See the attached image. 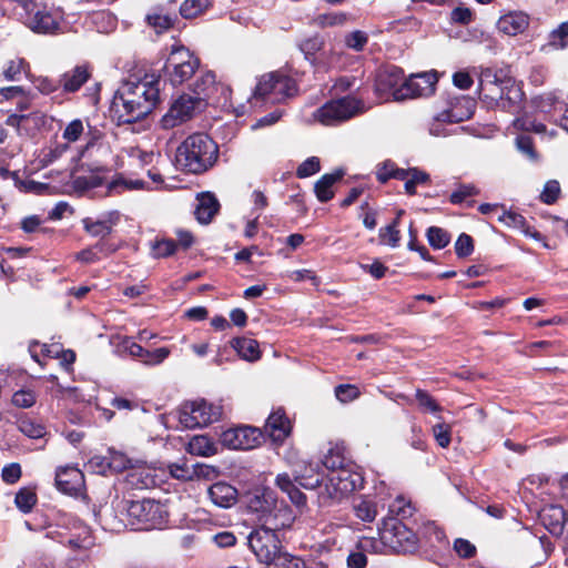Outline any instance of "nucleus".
<instances>
[{"mask_svg": "<svg viewBox=\"0 0 568 568\" xmlns=\"http://www.w3.org/2000/svg\"><path fill=\"white\" fill-rule=\"evenodd\" d=\"M160 75H132L116 91L114 105L123 123H133L148 115L160 99Z\"/></svg>", "mask_w": 568, "mask_h": 568, "instance_id": "nucleus-1", "label": "nucleus"}, {"mask_svg": "<svg viewBox=\"0 0 568 568\" xmlns=\"http://www.w3.org/2000/svg\"><path fill=\"white\" fill-rule=\"evenodd\" d=\"M217 159V145L206 134L196 133L186 138L178 148L175 163L191 173L206 171Z\"/></svg>", "mask_w": 568, "mask_h": 568, "instance_id": "nucleus-2", "label": "nucleus"}, {"mask_svg": "<svg viewBox=\"0 0 568 568\" xmlns=\"http://www.w3.org/2000/svg\"><path fill=\"white\" fill-rule=\"evenodd\" d=\"M278 518L271 517L266 524L254 529L247 537L250 549L256 558L265 565L281 550V542L276 535L277 530L291 527L294 521L292 510H283Z\"/></svg>", "mask_w": 568, "mask_h": 568, "instance_id": "nucleus-3", "label": "nucleus"}, {"mask_svg": "<svg viewBox=\"0 0 568 568\" xmlns=\"http://www.w3.org/2000/svg\"><path fill=\"white\" fill-rule=\"evenodd\" d=\"M363 483V475L357 470L355 464H348L346 468L328 473L323 489L318 490L317 504L321 507H327L338 503L344 497L362 488Z\"/></svg>", "mask_w": 568, "mask_h": 568, "instance_id": "nucleus-4", "label": "nucleus"}, {"mask_svg": "<svg viewBox=\"0 0 568 568\" xmlns=\"http://www.w3.org/2000/svg\"><path fill=\"white\" fill-rule=\"evenodd\" d=\"M513 87L511 79L505 77L501 71L493 68L480 69L479 94L489 108L507 110L513 99L509 94L518 93Z\"/></svg>", "mask_w": 568, "mask_h": 568, "instance_id": "nucleus-5", "label": "nucleus"}, {"mask_svg": "<svg viewBox=\"0 0 568 568\" xmlns=\"http://www.w3.org/2000/svg\"><path fill=\"white\" fill-rule=\"evenodd\" d=\"M21 8L22 22L34 33L53 34L60 30L63 14L59 10H50L33 0H18Z\"/></svg>", "mask_w": 568, "mask_h": 568, "instance_id": "nucleus-6", "label": "nucleus"}, {"mask_svg": "<svg viewBox=\"0 0 568 568\" xmlns=\"http://www.w3.org/2000/svg\"><path fill=\"white\" fill-rule=\"evenodd\" d=\"M364 102L355 97H344L327 101L313 112L314 121L326 125H337L365 112Z\"/></svg>", "mask_w": 568, "mask_h": 568, "instance_id": "nucleus-7", "label": "nucleus"}, {"mask_svg": "<svg viewBox=\"0 0 568 568\" xmlns=\"http://www.w3.org/2000/svg\"><path fill=\"white\" fill-rule=\"evenodd\" d=\"M129 525L136 529H153L165 523L166 510L153 499L132 500L125 508Z\"/></svg>", "mask_w": 568, "mask_h": 568, "instance_id": "nucleus-8", "label": "nucleus"}, {"mask_svg": "<svg viewBox=\"0 0 568 568\" xmlns=\"http://www.w3.org/2000/svg\"><path fill=\"white\" fill-rule=\"evenodd\" d=\"M297 93L295 81L282 72H270L258 79L254 97L271 103H281Z\"/></svg>", "mask_w": 568, "mask_h": 568, "instance_id": "nucleus-9", "label": "nucleus"}, {"mask_svg": "<svg viewBox=\"0 0 568 568\" xmlns=\"http://www.w3.org/2000/svg\"><path fill=\"white\" fill-rule=\"evenodd\" d=\"M200 60L189 49L173 45L166 59L164 71L172 85H180L192 78Z\"/></svg>", "mask_w": 568, "mask_h": 568, "instance_id": "nucleus-10", "label": "nucleus"}, {"mask_svg": "<svg viewBox=\"0 0 568 568\" xmlns=\"http://www.w3.org/2000/svg\"><path fill=\"white\" fill-rule=\"evenodd\" d=\"M222 408L204 399L185 403L179 410V422L184 428L204 427L220 419Z\"/></svg>", "mask_w": 568, "mask_h": 568, "instance_id": "nucleus-11", "label": "nucleus"}, {"mask_svg": "<svg viewBox=\"0 0 568 568\" xmlns=\"http://www.w3.org/2000/svg\"><path fill=\"white\" fill-rule=\"evenodd\" d=\"M203 108L202 98L183 94L172 102L169 110L159 121L163 130H171L190 121Z\"/></svg>", "mask_w": 568, "mask_h": 568, "instance_id": "nucleus-12", "label": "nucleus"}, {"mask_svg": "<svg viewBox=\"0 0 568 568\" xmlns=\"http://www.w3.org/2000/svg\"><path fill=\"white\" fill-rule=\"evenodd\" d=\"M382 542L395 552H413L417 547L415 532L398 520L386 524L381 532Z\"/></svg>", "mask_w": 568, "mask_h": 568, "instance_id": "nucleus-13", "label": "nucleus"}, {"mask_svg": "<svg viewBox=\"0 0 568 568\" xmlns=\"http://www.w3.org/2000/svg\"><path fill=\"white\" fill-rule=\"evenodd\" d=\"M247 509L258 515V519L266 524L271 517L278 518L284 511L291 510L286 505H278L274 493L270 489H256L247 496Z\"/></svg>", "mask_w": 568, "mask_h": 568, "instance_id": "nucleus-14", "label": "nucleus"}, {"mask_svg": "<svg viewBox=\"0 0 568 568\" xmlns=\"http://www.w3.org/2000/svg\"><path fill=\"white\" fill-rule=\"evenodd\" d=\"M437 81L436 72L412 74L400 84V89L395 93V100L402 101L430 95L435 91Z\"/></svg>", "mask_w": 568, "mask_h": 568, "instance_id": "nucleus-15", "label": "nucleus"}, {"mask_svg": "<svg viewBox=\"0 0 568 568\" xmlns=\"http://www.w3.org/2000/svg\"><path fill=\"white\" fill-rule=\"evenodd\" d=\"M260 440V430L250 426L231 428L221 435L222 445L231 449L248 450L256 447Z\"/></svg>", "mask_w": 568, "mask_h": 568, "instance_id": "nucleus-16", "label": "nucleus"}, {"mask_svg": "<svg viewBox=\"0 0 568 568\" xmlns=\"http://www.w3.org/2000/svg\"><path fill=\"white\" fill-rule=\"evenodd\" d=\"M530 26V17L521 10H510L503 13L497 22L496 29L499 33L508 37L524 34Z\"/></svg>", "mask_w": 568, "mask_h": 568, "instance_id": "nucleus-17", "label": "nucleus"}, {"mask_svg": "<svg viewBox=\"0 0 568 568\" xmlns=\"http://www.w3.org/2000/svg\"><path fill=\"white\" fill-rule=\"evenodd\" d=\"M404 81V73L400 68L395 65L386 67L376 77L375 90L378 94H389L395 100V93L400 89V84Z\"/></svg>", "mask_w": 568, "mask_h": 568, "instance_id": "nucleus-18", "label": "nucleus"}, {"mask_svg": "<svg viewBox=\"0 0 568 568\" xmlns=\"http://www.w3.org/2000/svg\"><path fill=\"white\" fill-rule=\"evenodd\" d=\"M119 222V213L116 211L104 212L99 217L91 216L82 220L83 229L93 237L104 239L111 234L113 226Z\"/></svg>", "mask_w": 568, "mask_h": 568, "instance_id": "nucleus-19", "label": "nucleus"}, {"mask_svg": "<svg viewBox=\"0 0 568 568\" xmlns=\"http://www.w3.org/2000/svg\"><path fill=\"white\" fill-rule=\"evenodd\" d=\"M128 486L134 489H150L158 485V474L152 467L140 464L132 465L125 476Z\"/></svg>", "mask_w": 568, "mask_h": 568, "instance_id": "nucleus-20", "label": "nucleus"}, {"mask_svg": "<svg viewBox=\"0 0 568 568\" xmlns=\"http://www.w3.org/2000/svg\"><path fill=\"white\" fill-rule=\"evenodd\" d=\"M321 466L318 463L303 462L293 469V477L296 483L305 489H323Z\"/></svg>", "mask_w": 568, "mask_h": 568, "instance_id": "nucleus-21", "label": "nucleus"}, {"mask_svg": "<svg viewBox=\"0 0 568 568\" xmlns=\"http://www.w3.org/2000/svg\"><path fill=\"white\" fill-rule=\"evenodd\" d=\"M55 485L64 494L77 495L82 488L83 475L75 467H60L55 474Z\"/></svg>", "mask_w": 568, "mask_h": 568, "instance_id": "nucleus-22", "label": "nucleus"}, {"mask_svg": "<svg viewBox=\"0 0 568 568\" xmlns=\"http://www.w3.org/2000/svg\"><path fill=\"white\" fill-rule=\"evenodd\" d=\"M540 519L551 535L560 536L568 519V514L561 506L549 505L541 510Z\"/></svg>", "mask_w": 568, "mask_h": 568, "instance_id": "nucleus-23", "label": "nucleus"}, {"mask_svg": "<svg viewBox=\"0 0 568 568\" xmlns=\"http://www.w3.org/2000/svg\"><path fill=\"white\" fill-rule=\"evenodd\" d=\"M475 111V101L468 97H460L452 103L450 108L438 115V120L448 122H463L471 118Z\"/></svg>", "mask_w": 568, "mask_h": 568, "instance_id": "nucleus-24", "label": "nucleus"}, {"mask_svg": "<svg viewBox=\"0 0 568 568\" xmlns=\"http://www.w3.org/2000/svg\"><path fill=\"white\" fill-rule=\"evenodd\" d=\"M265 432L274 442H283L290 434L291 423L281 409L273 412L266 423Z\"/></svg>", "mask_w": 568, "mask_h": 568, "instance_id": "nucleus-25", "label": "nucleus"}, {"mask_svg": "<svg viewBox=\"0 0 568 568\" xmlns=\"http://www.w3.org/2000/svg\"><path fill=\"white\" fill-rule=\"evenodd\" d=\"M207 493L212 503L221 508L232 507L239 495L235 487L224 481L213 484Z\"/></svg>", "mask_w": 568, "mask_h": 568, "instance_id": "nucleus-26", "label": "nucleus"}, {"mask_svg": "<svg viewBox=\"0 0 568 568\" xmlns=\"http://www.w3.org/2000/svg\"><path fill=\"white\" fill-rule=\"evenodd\" d=\"M219 210L220 203L212 193H202L197 195V205L194 214L201 224H209Z\"/></svg>", "mask_w": 568, "mask_h": 568, "instance_id": "nucleus-27", "label": "nucleus"}, {"mask_svg": "<svg viewBox=\"0 0 568 568\" xmlns=\"http://www.w3.org/2000/svg\"><path fill=\"white\" fill-rule=\"evenodd\" d=\"M568 47V20L561 22L557 28L552 29L546 43L541 44L539 51L550 53L554 51L565 50Z\"/></svg>", "mask_w": 568, "mask_h": 568, "instance_id": "nucleus-28", "label": "nucleus"}, {"mask_svg": "<svg viewBox=\"0 0 568 568\" xmlns=\"http://www.w3.org/2000/svg\"><path fill=\"white\" fill-rule=\"evenodd\" d=\"M90 75L87 65H77L71 71L62 74L60 84L64 92H77L89 80Z\"/></svg>", "mask_w": 568, "mask_h": 568, "instance_id": "nucleus-29", "label": "nucleus"}, {"mask_svg": "<svg viewBox=\"0 0 568 568\" xmlns=\"http://www.w3.org/2000/svg\"><path fill=\"white\" fill-rule=\"evenodd\" d=\"M344 175L342 170L324 174L314 185L316 197L320 202H327L334 196L333 185Z\"/></svg>", "mask_w": 568, "mask_h": 568, "instance_id": "nucleus-30", "label": "nucleus"}, {"mask_svg": "<svg viewBox=\"0 0 568 568\" xmlns=\"http://www.w3.org/2000/svg\"><path fill=\"white\" fill-rule=\"evenodd\" d=\"M115 247L106 242H98L93 246L87 247L79 253H77V260L85 263L91 264L100 261L104 256H109L113 252H115Z\"/></svg>", "mask_w": 568, "mask_h": 568, "instance_id": "nucleus-31", "label": "nucleus"}, {"mask_svg": "<svg viewBox=\"0 0 568 568\" xmlns=\"http://www.w3.org/2000/svg\"><path fill=\"white\" fill-rule=\"evenodd\" d=\"M193 92L195 98L203 99V108L206 104V100L210 99L216 91L217 84L215 81V74L211 71L202 73L193 84Z\"/></svg>", "mask_w": 568, "mask_h": 568, "instance_id": "nucleus-32", "label": "nucleus"}, {"mask_svg": "<svg viewBox=\"0 0 568 568\" xmlns=\"http://www.w3.org/2000/svg\"><path fill=\"white\" fill-rule=\"evenodd\" d=\"M104 183V179L97 172L74 176L71 182V187L78 195H83L91 190L100 187Z\"/></svg>", "mask_w": 568, "mask_h": 568, "instance_id": "nucleus-33", "label": "nucleus"}, {"mask_svg": "<svg viewBox=\"0 0 568 568\" xmlns=\"http://www.w3.org/2000/svg\"><path fill=\"white\" fill-rule=\"evenodd\" d=\"M232 346L239 356L247 362H255L261 356L258 343L255 339L237 337L232 341Z\"/></svg>", "mask_w": 568, "mask_h": 568, "instance_id": "nucleus-34", "label": "nucleus"}, {"mask_svg": "<svg viewBox=\"0 0 568 568\" xmlns=\"http://www.w3.org/2000/svg\"><path fill=\"white\" fill-rule=\"evenodd\" d=\"M187 452L196 456H212L216 453L214 443L204 435L193 436L187 444Z\"/></svg>", "mask_w": 568, "mask_h": 568, "instance_id": "nucleus-35", "label": "nucleus"}, {"mask_svg": "<svg viewBox=\"0 0 568 568\" xmlns=\"http://www.w3.org/2000/svg\"><path fill=\"white\" fill-rule=\"evenodd\" d=\"M266 565L267 568H305V562L302 558L288 552H281V550Z\"/></svg>", "mask_w": 568, "mask_h": 568, "instance_id": "nucleus-36", "label": "nucleus"}, {"mask_svg": "<svg viewBox=\"0 0 568 568\" xmlns=\"http://www.w3.org/2000/svg\"><path fill=\"white\" fill-rule=\"evenodd\" d=\"M354 511L361 520L372 523L377 516V506L368 498H361L354 504Z\"/></svg>", "mask_w": 568, "mask_h": 568, "instance_id": "nucleus-37", "label": "nucleus"}, {"mask_svg": "<svg viewBox=\"0 0 568 568\" xmlns=\"http://www.w3.org/2000/svg\"><path fill=\"white\" fill-rule=\"evenodd\" d=\"M324 41L321 37L314 36L300 42L298 48L311 63H315L316 53L323 49Z\"/></svg>", "mask_w": 568, "mask_h": 568, "instance_id": "nucleus-38", "label": "nucleus"}, {"mask_svg": "<svg viewBox=\"0 0 568 568\" xmlns=\"http://www.w3.org/2000/svg\"><path fill=\"white\" fill-rule=\"evenodd\" d=\"M211 6V0H185L180 7V13L185 19H192L204 12Z\"/></svg>", "mask_w": 568, "mask_h": 568, "instance_id": "nucleus-39", "label": "nucleus"}, {"mask_svg": "<svg viewBox=\"0 0 568 568\" xmlns=\"http://www.w3.org/2000/svg\"><path fill=\"white\" fill-rule=\"evenodd\" d=\"M108 466L110 470L120 473L132 467V460L122 452L110 448L108 450Z\"/></svg>", "mask_w": 568, "mask_h": 568, "instance_id": "nucleus-40", "label": "nucleus"}, {"mask_svg": "<svg viewBox=\"0 0 568 568\" xmlns=\"http://www.w3.org/2000/svg\"><path fill=\"white\" fill-rule=\"evenodd\" d=\"M148 183L144 182L143 180H132V179H123V178H119V179H115L114 181L108 183L106 185V192L105 194H113L114 192H118L120 189H123V190H139V189H144V187H150L149 185H146Z\"/></svg>", "mask_w": 568, "mask_h": 568, "instance_id": "nucleus-41", "label": "nucleus"}, {"mask_svg": "<svg viewBox=\"0 0 568 568\" xmlns=\"http://www.w3.org/2000/svg\"><path fill=\"white\" fill-rule=\"evenodd\" d=\"M373 540L369 538H364L359 541L358 547L361 550L352 551L347 557V567L348 568H365L367 566V557L364 554L371 545Z\"/></svg>", "mask_w": 568, "mask_h": 568, "instance_id": "nucleus-42", "label": "nucleus"}, {"mask_svg": "<svg viewBox=\"0 0 568 568\" xmlns=\"http://www.w3.org/2000/svg\"><path fill=\"white\" fill-rule=\"evenodd\" d=\"M348 462L338 450L331 449L323 459V466L329 471L335 473L338 469L348 467Z\"/></svg>", "mask_w": 568, "mask_h": 568, "instance_id": "nucleus-43", "label": "nucleus"}, {"mask_svg": "<svg viewBox=\"0 0 568 568\" xmlns=\"http://www.w3.org/2000/svg\"><path fill=\"white\" fill-rule=\"evenodd\" d=\"M427 240L435 250L444 248L450 241L449 234L442 227L430 226L427 230Z\"/></svg>", "mask_w": 568, "mask_h": 568, "instance_id": "nucleus-44", "label": "nucleus"}, {"mask_svg": "<svg viewBox=\"0 0 568 568\" xmlns=\"http://www.w3.org/2000/svg\"><path fill=\"white\" fill-rule=\"evenodd\" d=\"M148 23L155 29L156 32H163L173 26L174 19L170 14L154 11L146 16Z\"/></svg>", "mask_w": 568, "mask_h": 568, "instance_id": "nucleus-45", "label": "nucleus"}, {"mask_svg": "<svg viewBox=\"0 0 568 568\" xmlns=\"http://www.w3.org/2000/svg\"><path fill=\"white\" fill-rule=\"evenodd\" d=\"M479 194V189L474 184H459L457 189L450 194L449 202L452 204H460L468 197Z\"/></svg>", "mask_w": 568, "mask_h": 568, "instance_id": "nucleus-46", "label": "nucleus"}, {"mask_svg": "<svg viewBox=\"0 0 568 568\" xmlns=\"http://www.w3.org/2000/svg\"><path fill=\"white\" fill-rule=\"evenodd\" d=\"M14 501L22 513H29L37 503V495L29 488H22L17 493Z\"/></svg>", "mask_w": 568, "mask_h": 568, "instance_id": "nucleus-47", "label": "nucleus"}, {"mask_svg": "<svg viewBox=\"0 0 568 568\" xmlns=\"http://www.w3.org/2000/svg\"><path fill=\"white\" fill-rule=\"evenodd\" d=\"M432 430L436 443L440 447L446 448L449 446L452 438V427L449 424L438 422L433 426Z\"/></svg>", "mask_w": 568, "mask_h": 568, "instance_id": "nucleus-48", "label": "nucleus"}, {"mask_svg": "<svg viewBox=\"0 0 568 568\" xmlns=\"http://www.w3.org/2000/svg\"><path fill=\"white\" fill-rule=\"evenodd\" d=\"M560 194V185L557 180H549L545 183L544 189L540 193V201L545 204H554Z\"/></svg>", "mask_w": 568, "mask_h": 568, "instance_id": "nucleus-49", "label": "nucleus"}, {"mask_svg": "<svg viewBox=\"0 0 568 568\" xmlns=\"http://www.w3.org/2000/svg\"><path fill=\"white\" fill-rule=\"evenodd\" d=\"M379 237L383 243L396 247L400 240V234L397 229V220H394L392 224L382 227L379 230Z\"/></svg>", "mask_w": 568, "mask_h": 568, "instance_id": "nucleus-50", "label": "nucleus"}, {"mask_svg": "<svg viewBox=\"0 0 568 568\" xmlns=\"http://www.w3.org/2000/svg\"><path fill=\"white\" fill-rule=\"evenodd\" d=\"M28 63L22 58L10 60L3 69V77L8 81H16L22 71L26 70Z\"/></svg>", "mask_w": 568, "mask_h": 568, "instance_id": "nucleus-51", "label": "nucleus"}, {"mask_svg": "<svg viewBox=\"0 0 568 568\" xmlns=\"http://www.w3.org/2000/svg\"><path fill=\"white\" fill-rule=\"evenodd\" d=\"M428 180H429V175L426 172L420 171L417 168H412V174H409V178L404 185L406 193H408L410 195L415 194L416 186L418 184H424V183L428 182Z\"/></svg>", "mask_w": 568, "mask_h": 568, "instance_id": "nucleus-52", "label": "nucleus"}, {"mask_svg": "<svg viewBox=\"0 0 568 568\" xmlns=\"http://www.w3.org/2000/svg\"><path fill=\"white\" fill-rule=\"evenodd\" d=\"M176 250V244L173 240L162 239L156 241L152 246V254L156 258L168 257Z\"/></svg>", "mask_w": 568, "mask_h": 568, "instance_id": "nucleus-53", "label": "nucleus"}, {"mask_svg": "<svg viewBox=\"0 0 568 568\" xmlns=\"http://www.w3.org/2000/svg\"><path fill=\"white\" fill-rule=\"evenodd\" d=\"M368 42V36L364 31L355 30L345 37V44L355 51H362Z\"/></svg>", "mask_w": 568, "mask_h": 568, "instance_id": "nucleus-54", "label": "nucleus"}, {"mask_svg": "<svg viewBox=\"0 0 568 568\" xmlns=\"http://www.w3.org/2000/svg\"><path fill=\"white\" fill-rule=\"evenodd\" d=\"M352 19V16L345 12H331L320 17V23L323 27H336L344 26L348 20Z\"/></svg>", "mask_w": 568, "mask_h": 568, "instance_id": "nucleus-55", "label": "nucleus"}, {"mask_svg": "<svg viewBox=\"0 0 568 568\" xmlns=\"http://www.w3.org/2000/svg\"><path fill=\"white\" fill-rule=\"evenodd\" d=\"M83 131H84V124H83L82 120L74 119L65 126V129L63 130L62 136L64 140H67L70 143L77 142L80 139V136L83 134Z\"/></svg>", "mask_w": 568, "mask_h": 568, "instance_id": "nucleus-56", "label": "nucleus"}, {"mask_svg": "<svg viewBox=\"0 0 568 568\" xmlns=\"http://www.w3.org/2000/svg\"><path fill=\"white\" fill-rule=\"evenodd\" d=\"M474 251V242L470 235L466 233H462L456 243H455V252L456 255L460 258L469 256Z\"/></svg>", "mask_w": 568, "mask_h": 568, "instance_id": "nucleus-57", "label": "nucleus"}, {"mask_svg": "<svg viewBox=\"0 0 568 568\" xmlns=\"http://www.w3.org/2000/svg\"><path fill=\"white\" fill-rule=\"evenodd\" d=\"M19 429L30 438H41L44 435V427L31 419H21Z\"/></svg>", "mask_w": 568, "mask_h": 568, "instance_id": "nucleus-58", "label": "nucleus"}, {"mask_svg": "<svg viewBox=\"0 0 568 568\" xmlns=\"http://www.w3.org/2000/svg\"><path fill=\"white\" fill-rule=\"evenodd\" d=\"M12 403L17 407L29 408L36 403V394L30 389H20L13 394Z\"/></svg>", "mask_w": 568, "mask_h": 568, "instance_id": "nucleus-59", "label": "nucleus"}, {"mask_svg": "<svg viewBox=\"0 0 568 568\" xmlns=\"http://www.w3.org/2000/svg\"><path fill=\"white\" fill-rule=\"evenodd\" d=\"M171 351L168 347H160L154 351H148L144 354L143 364L154 366L163 363L170 355Z\"/></svg>", "mask_w": 568, "mask_h": 568, "instance_id": "nucleus-60", "label": "nucleus"}, {"mask_svg": "<svg viewBox=\"0 0 568 568\" xmlns=\"http://www.w3.org/2000/svg\"><path fill=\"white\" fill-rule=\"evenodd\" d=\"M517 150L526 155L529 160H537V153L534 148L532 139L528 135H518L516 138Z\"/></svg>", "mask_w": 568, "mask_h": 568, "instance_id": "nucleus-61", "label": "nucleus"}, {"mask_svg": "<svg viewBox=\"0 0 568 568\" xmlns=\"http://www.w3.org/2000/svg\"><path fill=\"white\" fill-rule=\"evenodd\" d=\"M321 170L320 159L316 156H311L306 159L298 168H297V176L298 178H308Z\"/></svg>", "mask_w": 568, "mask_h": 568, "instance_id": "nucleus-62", "label": "nucleus"}, {"mask_svg": "<svg viewBox=\"0 0 568 568\" xmlns=\"http://www.w3.org/2000/svg\"><path fill=\"white\" fill-rule=\"evenodd\" d=\"M514 126L519 130L524 131H534L538 134H545L547 133V128L542 123H538L534 120H530L528 118H518L514 121Z\"/></svg>", "mask_w": 568, "mask_h": 568, "instance_id": "nucleus-63", "label": "nucleus"}, {"mask_svg": "<svg viewBox=\"0 0 568 568\" xmlns=\"http://www.w3.org/2000/svg\"><path fill=\"white\" fill-rule=\"evenodd\" d=\"M121 348L130 356L143 363L146 349L143 348L141 345L136 344L132 338L125 337L121 343Z\"/></svg>", "mask_w": 568, "mask_h": 568, "instance_id": "nucleus-64", "label": "nucleus"}]
</instances>
